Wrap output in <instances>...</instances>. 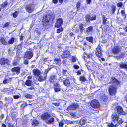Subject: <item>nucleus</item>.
Instances as JSON below:
<instances>
[{
  "label": "nucleus",
  "mask_w": 127,
  "mask_h": 127,
  "mask_svg": "<svg viewBox=\"0 0 127 127\" xmlns=\"http://www.w3.org/2000/svg\"><path fill=\"white\" fill-rule=\"evenodd\" d=\"M11 81V79L10 78L8 79H5L3 80V83L4 84L10 83Z\"/></svg>",
  "instance_id": "obj_29"
},
{
  "label": "nucleus",
  "mask_w": 127,
  "mask_h": 127,
  "mask_svg": "<svg viewBox=\"0 0 127 127\" xmlns=\"http://www.w3.org/2000/svg\"><path fill=\"white\" fill-rule=\"evenodd\" d=\"M20 69L19 67H16L12 68L11 69V71L13 72H15L18 74L20 72Z\"/></svg>",
  "instance_id": "obj_17"
},
{
  "label": "nucleus",
  "mask_w": 127,
  "mask_h": 127,
  "mask_svg": "<svg viewBox=\"0 0 127 127\" xmlns=\"http://www.w3.org/2000/svg\"><path fill=\"white\" fill-rule=\"evenodd\" d=\"M103 19V23L104 24H105L107 21V18L105 17L104 16L102 17Z\"/></svg>",
  "instance_id": "obj_43"
},
{
  "label": "nucleus",
  "mask_w": 127,
  "mask_h": 127,
  "mask_svg": "<svg viewBox=\"0 0 127 127\" xmlns=\"http://www.w3.org/2000/svg\"><path fill=\"white\" fill-rule=\"evenodd\" d=\"M119 64L121 68H125L127 70V64H124L123 63H121Z\"/></svg>",
  "instance_id": "obj_20"
},
{
  "label": "nucleus",
  "mask_w": 127,
  "mask_h": 127,
  "mask_svg": "<svg viewBox=\"0 0 127 127\" xmlns=\"http://www.w3.org/2000/svg\"><path fill=\"white\" fill-rule=\"evenodd\" d=\"M38 123V122L36 120H34L32 123V124L34 126H35L36 125H37Z\"/></svg>",
  "instance_id": "obj_35"
},
{
  "label": "nucleus",
  "mask_w": 127,
  "mask_h": 127,
  "mask_svg": "<svg viewBox=\"0 0 127 127\" xmlns=\"http://www.w3.org/2000/svg\"><path fill=\"white\" fill-rule=\"evenodd\" d=\"M125 56V54L124 52H122L118 56L116 57V58L117 59H119L121 58H123Z\"/></svg>",
  "instance_id": "obj_21"
},
{
  "label": "nucleus",
  "mask_w": 127,
  "mask_h": 127,
  "mask_svg": "<svg viewBox=\"0 0 127 127\" xmlns=\"http://www.w3.org/2000/svg\"><path fill=\"white\" fill-rule=\"evenodd\" d=\"M17 48L18 50H21L22 48V44H20L18 45Z\"/></svg>",
  "instance_id": "obj_42"
},
{
  "label": "nucleus",
  "mask_w": 127,
  "mask_h": 127,
  "mask_svg": "<svg viewBox=\"0 0 127 127\" xmlns=\"http://www.w3.org/2000/svg\"><path fill=\"white\" fill-rule=\"evenodd\" d=\"M5 100L9 103H12L13 101V99L11 97H9L8 98H5Z\"/></svg>",
  "instance_id": "obj_32"
},
{
  "label": "nucleus",
  "mask_w": 127,
  "mask_h": 127,
  "mask_svg": "<svg viewBox=\"0 0 127 127\" xmlns=\"http://www.w3.org/2000/svg\"><path fill=\"white\" fill-rule=\"evenodd\" d=\"M57 76L55 74L51 75L49 77V80L50 82L53 83L57 80Z\"/></svg>",
  "instance_id": "obj_6"
},
{
  "label": "nucleus",
  "mask_w": 127,
  "mask_h": 127,
  "mask_svg": "<svg viewBox=\"0 0 127 127\" xmlns=\"http://www.w3.org/2000/svg\"><path fill=\"white\" fill-rule=\"evenodd\" d=\"M18 13V12L16 11L15 13H13V16H17Z\"/></svg>",
  "instance_id": "obj_58"
},
{
  "label": "nucleus",
  "mask_w": 127,
  "mask_h": 127,
  "mask_svg": "<svg viewBox=\"0 0 127 127\" xmlns=\"http://www.w3.org/2000/svg\"><path fill=\"white\" fill-rule=\"evenodd\" d=\"M33 53L30 51H27L25 53V57L29 59L32 58L33 56Z\"/></svg>",
  "instance_id": "obj_8"
},
{
  "label": "nucleus",
  "mask_w": 127,
  "mask_h": 127,
  "mask_svg": "<svg viewBox=\"0 0 127 127\" xmlns=\"http://www.w3.org/2000/svg\"><path fill=\"white\" fill-rule=\"evenodd\" d=\"M54 61L55 63L57 64H58L59 65V64H60V59H55L54 60Z\"/></svg>",
  "instance_id": "obj_44"
},
{
  "label": "nucleus",
  "mask_w": 127,
  "mask_h": 127,
  "mask_svg": "<svg viewBox=\"0 0 127 127\" xmlns=\"http://www.w3.org/2000/svg\"><path fill=\"white\" fill-rule=\"evenodd\" d=\"M87 57L88 58H92V55H87Z\"/></svg>",
  "instance_id": "obj_62"
},
{
  "label": "nucleus",
  "mask_w": 127,
  "mask_h": 127,
  "mask_svg": "<svg viewBox=\"0 0 127 127\" xmlns=\"http://www.w3.org/2000/svg\"><path fill=\"white\" fill-rule=\"evenodd\" d=\"M121 51V49L118 46L114 47L112 49V52L115 54H117L119 53Z\"/></svg>",
  "instance_id": "obj_12"
},
{
  "label": "nucleus",
  "mask_w": 127,
  "mask_h": 127,
  "mask_svg": "<svg viewBox=\"0 0 127 127\" xmlns=\"http://www.w3.org/2000/svg\"><path fill=\"white\" fill-rule=\"evenodd\" d=\"M123 122V121L122 119L119 120L118 121V122L119 124H122Z\"/></svg>",
  "instance_id": "obj_59"
},
{
  "label": "nucleus",
  "mask_w": 127,
  "mask_h": 127,
  "mask_svg": "<svg viewBox=\"0 0 127 127\" xmlns=\"http://www.w3.org/2000/svg\"><path fill=\"white\" fill-rule=\"evenodd\" d=\"M101 48L100 47H98L96 48L95 52L96 54V56L98 57H100L102 56V54Z\"/></svg>",
  "instance_id": "obj_7"
},
{
  "label": "nucleus",
  "mask_w": 127,
  "mask_h": 127,
  "mask_svg": "<svg viewBox=\"0 0 127 127\" xmlns=\"http://www.w3.org/2000/svg\"><path fill=\"white\" fill-rule=\"evenodd\" d=\"M54 121V119L52 117L50 116H49L48 119L47 120L46 122L48 124H50L52 123Z\"/></svg>",
  "instance_id": "obj_18"
},
{
  "label": "nucleus",
  "mask_w": 127,
  "mask_h": 127,
  "mask_svg": "<svg viewBox=\"0 0 127 127\" xmlns=\"http://www.w3.org/2000/svg\"><path fill=\"white\" fill-rule=\"evenodd\" d=\"M79 107L77 103H72L67 108V110L68 111L73 110H76Z\"/></svg>",
  "instance_id": "obj_4"
},
{
  "label": "nucleus",
  "mask_w": 127,
  "mask_h": 127,
  "mask_svg": "<svg viewBox=\"0 0 127 127\" xmlns=\"http://www.w3.org/2000/svg\"><path fill=\"white\" fill-rule=\"evenodd\" d=\"M75 121H69L68 122V123L69 124H73L75 122Z\"/></svg>",
  "instance_id": "obj_56"
},
{
  "label": "nucleus",
  "mask_w": 127,
  "mask_h": 127,
  "mask_svg": "<svg viewBox=\"0 0 127 127\" xmlns=\"http://www.w3.org/2000/svg\"><path fill=\"white\" fill-rule=\"evenodd\" d=\"M53 16H44L42 20L43 25L45 29L48 28L47 27L49 26V22L50 20H51L50 18H52V20L54 19Z\"/></svg>",
  "instance_id": "obj_2"
},
{
  "label": "nucleus",
  "mask_w": 127,
  "mask_h": 127,
  "mask_svg": "<svg viewBox=\"0 0 127 127\" xmlns=\"http://www.w3.org/2000/svg\"><path fill=\"white\" fill-rule=\"evenodd\" d=\"M121 13L123 16H124L125 15V12L124 10H122Z\"/></svg>",
  "instance_id": "obj_55"
},
{
  "label": "nucleus",
  "mask_w": 127,
  "mask_h": 127,
  "mask_svg": "<svg viewBox=\"0 0 127 127\" xmlns=\"http://www.w3.org/2000/svg\"><path fill=\"white\" fill-rule=\"evenodd\" d=\"M87 3L88 4H89L90 3L91 0H86Z\"/></svg>",
  "instance_id": "obj_61"
},
{
  "label": "nucleus",
  "mask_w": 127,
  "mask_h": 127,
  "mask_svg": "<svg viewBox=\"0 0 127 127\" xmlns=\"http://www.w3.org/2000/svg\"><path fill=\"white\" fill-rule=\"evenodd\" d=\"M14 41V38L13 37L12 38L9 40L8 42V44H12L13 43Z\"/></svg>",
  "instance_id": "obj_33"
},
{
  "label": "nucleus",
  "mask_w": 127,
  "mask_h": 127,
  "mask_svg": "<svg viewBox=\"0 0 127 127\" xmlns=\"http://www.w3.org/2000/svg\"><path fill=\"white\" fill-rule=\"evenodd\" d=\"M90 105L92 107L95 108H98L100 107L99 103L97 100H93L91 102Z\"/></svg>",
  "instance_id": "obj_3"
},
{
  "label": "nucleus",
  "mask_w": 127,
  "mask_h": 127,
  "mask_svg": "<svg viewBox=\"0 0 127 127\" xmlns=\"http://www.w3.org/2000/svg\"><path fill=\"white\" fill-rule=\"evenodd\" d=\"M28 62L27 60H25L24 61V63L26 64H28Z\"/></svg>",
  "instance_id": "obj_57"
},
{
  "label": "nucleus",
  "mask_w": 127,
  "mask_h": 127,
  "mask_svg": "<svg viewBox=\"0 0 127 127\" xmlns=\"http://www.w3.org/2000/svg\"><path fill=\"white\" fill-rule=\"evenodd\" d=\"M64 84L67 87L69 86L70 85V83L68 79H66L64 80Z\"/></svg>",
  "instance_id": "obj_27"
},
{
  "label": "nucleus",
  "mask_w": 127,
  "mask_h": 127,
  "mask_svg": "<svg viewBox=\"0 0 127 127\" xmlns=\"http://www.w3.org/2000/svg\"><path fill=\"white\" fill-rule=\"evenodd\" d=\"M50 116V115L47 113H46L41 115V118L42 119L46 122V121L48 119Z\"/></svg>",
  "instance_id": "obj_11"
},
{
  "label": "nucleus",
  "mask_w": 127,
  "mask_h": 127,
  "mask_svg": "<svg viewBox=\"0 0 127 127\" xmlns=\"http://www.w3.org/2000/svg\"><path fill=\"white\" fill-rule=\"evenodd\" d=\"M38 81H43L44 80H45L46 78V77L45 78V76L43 77L42 76H38Z\"/></svg>",
  "instance_id": "obj_28"
},
{
  "label": "nucleus",
  "mask_w": 127,
  "mask_h": 127,
  "mask_svg": "<svg viewBox=\"0 0 127 127\" xmlns=\"http://www.w3.org/2000/svg\"><path fill=\"white\" fill-rule=\"evenodd\" d=\"M81 5V3L79 2H78L76 4V8L77 10H79L80 8V6Z\"/></svg>",
  "instance_id": "obj_41"
},
{
  "label": "nucleus",
  "mask_w": 127,
  "mask_h": 127,
  "mask_svg": "<svg viewBox=\"0 0 127 127\" xmlns=\"http://www.w3.org/2000/svg\"><path fill=\"white\" fill-rule=\"evenodd\" d=\"M116 125H114L112 123L109 124L108 125V127H115Z\"/></svg>",
  "instance_id": "obj_49"
},
{
  "label": "nucleus",
  "mask_w": 127,
  "mask_h": 127,
  "mask_svg": "<svg viewBox=\"0 0 127 127\" xmlns=\"http://www.w3.org/2000/svg\"><path fill=\"white\" fill-rule=\"evenodd\" d=\"M108 98V97L105 96V95H103V96L101 97V99L104 101H106L107 100Z\"/></svg>",
  "instance_id": "obj_31"
},
{
  "label": "nucleus",
  "mask_w": 127,
  "mask_h": 127,
  "mask_svg": "<svg viewBox=\"0 0 127 127\" xmlns=\"http://www.w3.org/2000/svg\"><path fill=\"white\" fill-rule=\"evenodd\" d=\"M93 38L92 37H87L86 38V40L89 42H92Z\"/></svg>",
  "instance_id": "obj_36"
},
{
  "label": "nucleus",
  "mask_w": 127,
  "mask_h": 127,
  "mask_svg": "<svg viewBox=\"0 0 127 127\" xmlns=\"http://www.w3.org/2000/svg\"><path fill=\"white\" fill-rule=\"evenodd\" d=\"M10 23L9 22H7L4 25L3 27L5 28L6 27H7L9 25V24Z\"/></svg>",
  "instance_id": "obj_53"
},
{
  "label": "nucleus",
  "mask_w": 127,
  "mask_h": 127,
  "mask_svg": "<svg viewBox=\"0 0 127 127\" xmlns=\"http://www.w3.org/2000/svg\"><path fill=\"white\" fill-rule=\"evenodd\" d=\"M63 30V29L62 28H61L59 29H58L57 30V33H59Z\"/></svg>",
  "instance_id": "obj_45"
},
{
  "label": "nucleus",
  "mask_w": 127,
  "mask_h": 127,
  "mask_svg": "<svg viewBox=\"0 0 127 127\" xmlns=\"http://www.w3.org/2000/svg\"><path fill=\"white\" fill-rule=\"evenodd\" d=\"M19 60V58L16 57L13 63V64L14 66L17 65L18 64V62Z\"/></svg>",
  "instance_id": "obj_22"
},
{
  "label": "nucleus",
  "mask_w": 127,
  "mask_h": 127,
  "mask_svg": "<svg viewBox=\"0 0 127 127\" xmlns=\"http://www.w3.org/2000/svg\"><path fill=\"white\" fill-rule=\"evenodd\" d=\"M13 97L15 99H17L19 97V96L18 95H14L13 96Z\"/></svg>",
  "instance_id": "obj_60"
},
{
  "label": "nucleus",
  "mask_w": 127,
  "mask_h": 127,
  "mask_svg": "<svg viewBox=\"0 0 127 127\" xmlns=\"http://www.w3.org/2000/svg\"><path fill=\"white\" fill-rule=\"evenodd\" d=\"M53 2L55 3H57L58 1V0H53Z\"/></svg>",
  "instance_id": "obj_64"
},
{
  "label": "nucleus",
  "mask_w": 127,
  "mask_h": 127,
  "mask_svg": "<svg viewBox=\"0 0 127 127\" xmlns=\"http://www.w3.org/2000/svg\"><path fill=\"white\" fill-rule=\"evenodd\" d=\"M93 27L90 26L86 29L85 32L87 34L90 35L93 33Z\"/></svg>",
  "instance_id": "obj_5"
},
{
  "label": "nucleus",
  "mask_w": 127,
  "mask_h": 127,
  "mask_svg": "<svg viewBox=\"0 0 127 127\" xmlns=\"http://www.w3.org/2000/svg\"><path fill=\"white\" fill-rule=\"evenodd\" d=\"M63 21L62 19L60 18L58 19L55 24L56 27H61L63 24Z\"/></svg>",
  "instance_id": "obj_10"
},
{
  "label": "nucleus",
  "mask_w": 127,
  "mask_h": 127,
  "mask_svg": "<svg viewBox=\"0 0 127 127\" xmlns=\"http://www.w3.org/2000/svg\"><path fill=\"white\" fill-rule=\"evenodd\" d=\"M70 55L69 51H65L63 52L61 55L62 58L63 59L66 58L68 57Z\"/></svg>",
  "instance_id": "obj_13"
},
{
  "label": "nucleus",
  "mask_w": 127,
  "mask_h": 127,
  "mask_svg": "<svg viewBox=\"0 0 127 127\" xmlns=\"http://www.w3.org/2000/svg\"><path fill=\"white\" fill-rule=\"evenodd\" d=\"M117 110L118 114L121 115H125L126 113L123 111L122 108L120 106L117 107Z\"/></svg>",
  "instance_id": "obj_14"
},
{
  "label": "nucleus",
  "mask_w": 127,
  "mask_h": 127,
  "mask_svg": "<svg viewBox=\"0 0 127 127\" xmlns=\"http://www.w3.org/2000/svg\"><path fill=\"white\" fill-rule=\"evenodd\" d=\"M33 72L34 75L35 76H38L41 74V72L39 70L37 69L33 70Z\"/></svg>",
  "instance_id": "obj_16"
},
{
  "label": "nucleus",
  "mask_w": 127,
  "mask_h": 127,
  "mask_svg": "<svg viewBox=\"0 0 127 127\" xmlns=\"http://www.w3.org/2000/svg\"><path fill=\"white\" fill-rule=\"evenodd\" d=\"M116 7L114 5H112V6L111 11L112 12V13L113 14L114 13L115 11V10H116Z\"/></svg>",
  "instance_id": "obj_34"
},
{
  "label": "nucleus",
  "mask_w": 127,
  "mask_h": 127,
  "mask_svg": "<svg viewBox=\"0 0 127 127\" xmlns=\"http://www.w3.org/2000/svg\"><path fill=\"white\" fill-rule=\"evenodd\" d=\"M0 41L2 44L5 45H6L7 44V42L5 41L4 38L3 37H2L0 38Z\"/></svg>",
  "instance_id": "obj_30"
},
{
  "label": "nucleus",
  "mask_w": 127,
  "mask_h": 127,
  "mask_svg": "<svg viewBox=\"0 0 127 127\" xmlns=\"http://www.w3.org/2000/svg\"><path fill=\"white\" fill-rule=\"evenodd\" d=\"M111 81L113 84L109 87L108 90L110 95L114 97V94L116 92V86L119 84L120 82L114 77L111 78Z\"/></svg>",
  "instance_id": "obj_1"
},
{
  "label": "nucleus",
  "mask_w": 127,
  "mask_h": 127,
  "mask_svg": "<svg viewBox=\"0 0 127 127\" xmlns=\"http://www.w3.org/2000/svg\"><path fill=\"white\" fill-rule=\"evenodd\" d=\"M86 20L87 21H90L91 20L90 16H86Z\"/></svg>",
  "instance_id": "obj_51"
},
{
  "label": "nucleus",
  "mask_w": 127,
  "mask_h": 127,
  "mask_svg": "<svg viewBox=\"0 0 127 127\" xmlns=\"http://www.w3.org/2000/svg\"><path fill=\"white\" fill-rule=\"evenodd\" d=\"M8 127H15L14 125L13 124L10 123H8Z\"/></svg>",
  "instance_id": "obj_48"
},
{
  "label": "nucleus",
  "mask_w": 127,
  "mask_h": 127,
  "mask_svg": "<svg viewBox=\"0 0 127 127\" xmlns=\"http://www.w3.org/2000/svg\"><path fill=\"white\" fill-rule=\"evenodd\" d=\"M72 62H74L76 61V58L74 56H72Z\"/></svg>",
  "instance_id": "obj_50"
},
{
  "label": "nucleus",
  "mask_w": 127,
  "mask_h": 127,
  "mask_svg": "<svg viewBox=\"0 0 127 127\" xmlns=\"http://www.w3.org/2000/svg\"><path fill=\"white\" fill-rule=\"evenodd\" d=\"M9 60L8 59L5 58H2L0 60V64L2 65L5 64H8Z\"/></svg>",
  "instance_id": "obj_15"
},
{
  "label": "nucleus",
  "mask_w": 127,
  "mask_h": 127,
  "mask_svg": "<svg viewBox=\"0 0 127 127\" xmlns=\"http://www.w3.org/2000/svg\"><path fill=\"white\" fill-rule=\"evenodd\" d=\"M86 122V120L84 118L81 119L79 123L81 125H84Z\"/></svg>",
  "instance_id": "obj_23"
},
{
  "label": "nucleus",
  "mask_w": 127,
  "mask_h": 127,
  "mask_svg": "<svg viewBox=\"0 0 127 127\" xmlns=\"http://www.w3.org/2000/svg\"><path fill=\"white\" fill-rule=\"evenodd\" d=\"M64 123L62 122H60L59 123V127H63L64 125Z\"/></svg>",
  "instance_id": "obj_52"
},
{
  "label": "nucleus",
  "mask_w": 127,
  "mask_h": 127,
  "mask_svg": "<svg viewBox=\"0 0 127 127\" xmlns=\"http://www.w3.org/2000/svg\"><path fill=\"white\" fill-rule=\"evenodd\" d=\"M79 79L80 81H86V78L83 76H80L79 78Z\"/></svg>",
  "instance_id": "obj_38"
},
{
  "label": "nucleus",
  "mask_w": 127,
  "mask_h": 127,
  "mask_svg": "<svg viewBox=\"0 0 127 127\" xmlns=\"http://www.w3.org/2000/svg\"><path fill=\"white\" fill-rule=\"evenodd\" d=\"M8 3L6 2H4L0 6V7L3 8L5 7L7 5Z\"/></svg>",
  "instance_id": "obj_37"
},
{
  "label": "nucleus",
  "mask_w": 127,
  "mask_h": 127,
  "mask_svg": "<svg viewBox=\"0 0 127 127\" xmlns=\"http://www.w3.org/2000/svg\"><path fill=\"white\" fill-rule=\"evenodd\" d=\"M54 121V119L52 117L50 116H49L48 119L47 120L46 122L48 124H50L52 123Z\"/></svg>",
  "instance_id": "obj_19"
},
{
  "label": "nucleus",
  "mask_w": 127,
  "mask_h": 127,
  "mask_svg": "<svg viewBox=\"0 0 127 127\" xmlns=\"http://www.w3.org/2000/svg\"><path fill=\"white\" fill-rule=\"evenodd\" d=\"M34 6V5L33 4H29L26 7V9L29 12H31L33 10Z\"/></svg>",
  "instance_id": "obj_9"
},
{
  "label": "nucleus",
  "mask_w": 127,
  "mask_h": 127,
  "mask_svg": "<svg viewBox=\"0 0 127 127\" xmlns=\"http://www.w3.org/2000/svg\"><path fill=\"white\" fill-rule=\"evenodd\" d=\"M123 3L121 2H119L117 4V6L119 7H121Z\"/></svg>",
  "instance_id": "obj_47"
},
{
  "label": "nucleus",
  "mask_w": 127,
  "mask_h": 127,
  "mask_svg": "<svg viewBox=\"0 0 127 127\" xmlns=\"http://www.w3.org/2000/svg\"><path fill=\"white\" fill-rule=\"evenodd\" d=\"M112 119L114 121H117L118 119V117L117 115L115 114H113L112 115Z\"/></svg>",
  "instance_id": "obj_24"
},
{
  "label": "nucleus",
  "mask_w": 127,
  "mask_h": 127,
  "mask_svg": "<svg viewBox=\"0 0 127 127\" xmlns=\"http://www.w3.org/2000/svg\"><path fill=\"white\" fill-rule=\"evenodd\" d=\"M32 83V81L30 80H27L25 83V84L27 86H31Z\"/></svg>",
  "instance_id": "obj_25"
},
{
  "label": "nucleus",
  "mask_w": 127,
  "mask_h": 127,
  "mask_svg": "<svg viewBox=\"0 0 127 127\" xmlns=\"http://www.w3.org/2000/svg\"><path fill=\"white\" fill-rule=\"evenodd\" d=\"M79 27L80 32L82 33L83 31L85 29L84 27L83 24L82 23L80 24L79 25Z\"/></svg>",
  "instance_id": "obj_26"
},
{
  "label": "nucleus",
  "mask_w": 127,
  "mask_h": 127,
  "mask_svg": "<svg viewBox=\"0 0 127 127\" xmlns=\"http://www.w3.org/2000/svg\"><path fill=\"white\" fill-rule=\"evenodd\" d=\"M54 89L55 92H58L60 91V87H54Z\"/></svg>",
  "instance_id": "obj_39"
},
{
  "label": "nucleus",
  "mask_w": 127,
  "mask_h": 127,
  "mask_svg": "<svg viewBox=\"0 0 127 127\" xmlns=\"http://www.w3.org/2000/svg\"><path fill=\"white\" fill-rule=\"evenodd\" d=\"M60 87L59 84H58V83H57L54 84V87Z\"/></svg>",
  "instance_id": "obj_54"
},
{
  "label": "nucleus",
  "mask_w": 127,
  "mask_h": 127,
  "mask_svg": "<svg viewBox=\"0 0 127 127\" xmlns=\"http://www.w3.org/2000/svg\"><path fill=\"white\" fill-rule=\"evenodd\" d=\"M74 68L76 69H78L79 68V67L77 65H75L74 66Z\"/></svg>",
  "instance_id": "obj_63"
},
{
  "label": "nucleus",
  "mask_w": 127,
  "mask_h": 127,
  "mask_svg": "<svg viewBox=\"0 0 127 127\" xmlns=\"http://www.w3.org/2000/svg\"><path fill=\"white\" fill-rule=\"evenodd\" d=\"M50 69H47L45 70V71L44 72V76H45V77H46V76H47V74L48 72L50 70Z\"/></svg>",
  "instance_id": "obj_40"
},
{
  "label": "nucleus",
  "mask_w": 127,
  "mask_h": 127,
  "mask_svg": "<svg viewBox=\"0 0 127 127\" xmlns=\"http://www.w3.org/2000/svg\"><path fill=\"white\" fill-rule=\"evenodd\" d=\"M32 96L30 94H27L25 95V97L27 98H30L32 97Z\"/></svg>",
  "instance_id": "obj_46"
}]
</instances>
